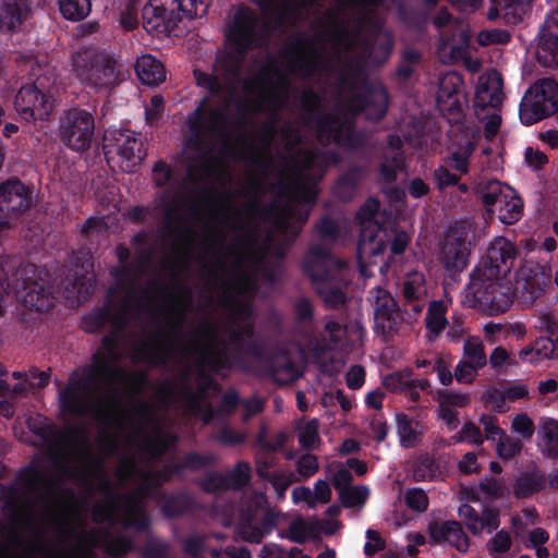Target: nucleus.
<instances>
[{"mask_svg":"<svg viewBox=\"0 0 558 558\" xmlns=\"http://www.w3.org/2000/svg\"><path fill=\"white\" fill-rule=\"evenodd\" d=\"M265 495L262 493L256 494L254 497V509L250 507L247 513L243 514L239 526V534L245 541L258 543L269 532L272 520L267 513Z\"/></svg>","mask_w":558,"mask_h":558,"instance_id":"nucleus-13","label":"nucleus"},{"mask_svg":"<svg viewBox=\"0 0 558 558\" xmlns=\"http://www.w3.org/2000/svg\"><path fill=\"white\" fill-rule=\"evenodd\" d=\"M364 330L361 325L354 324L350 328H343L336 322H328L325 326V335L330 338V344H326V348L332 345H343L344 343H353L362 339Z\"/></svg>","mask_w":558,"mask_h":558,"instance_id":"nucleus-27","label":"nucleus"},{"mask_svg":"<svg viewBox=\"0 0 558 558\" xmlns=\"http://www.w3.org/2000/svg\"><path fill=\"white\" fill-rule=\"evenodd\" d=\"M462 360L481 368L486 364L487 357L480 338L471 337L464 342Z\"/></svg>","mask_w":558,"mask_h":558,"instance_id":"nucleus-36","label":"nucleus"},{"mask_svg":"<svg viewBox=\"0 0 558 558\" xmlns=\"http://www.w3.org/2000/svg\"><path fill=\"white\" fill-rule=\"evenodd\" d=\"M511 547V537L506 531H499L487 543V550L494 558H501Z\"/></svg>","mask_w":558,"mask_h":558,"instance_id":"nucleus-47","label":"nucleus"},{"mask_svg":"<svg viewBox=\"0 0 558 558\" xmlns=\"http://www.w3.org/2000/svg\"><path fill=\"white\" fill-rule=\"evenodd\" d=\"M256 19L248 10H240L235 16L233 25L227 33V38L236 49L242 50L253 44Z\"/></svg>","mask_w":558,"mask_h":558,"instance_id":"nucleus-20","label":"nucleus"},{"mask_svg":"<svg viewBox=\"0 0 558 558\" xmlns=\"http://www.w3.org/2000/svg\"><path fill=\"white\" fill-rule=\"evenodd\" d=\"M178 0H149L143 9V21L147 32L157 36L169 35L180 22Z\"/></svg>","mask_w":558,"mask_h":558,"instance_id":"nucleus-11","label":"nucleus"},{"mask_svg":"<svg viewBox=\"0 0 558 558\" xmlns=\"http://www.w3.org/2000/svg\"><path fill=\"white\" fill-rule=\"evenodd\" d=\"M480 422L486 433V439L496 441L504 436L505 430L498 426L497 418L490 415H482Z\"/></svg>","mask_w":558,"mask_h":558,"instance_id":"nucleus-56","label":"nucleus"},{"mask_svg":"<svg viewBox=\"0 0 558 558\" xmlns=\"http://www.w3.org/2000/svg\"><path fill=\"white\" fill-rule=\"evenodd\" d=\"M314 526L316 537H319L320 535H333L340 529L339 522L333 518L327 520L314 519Z\"/></svg>","mask_w":558,"mask_h":558,"instance_id":"nucleus-58","label":"nucleus"},{"mask_svg":"<svg viewBox=\"0 0 558 558\" xmlns=\"http://www.w3.org/2000/svg\"><path fill=\"white\" fill-rule=\"evenodd\" d=\"M135 72L138 80L148 86H156L166 80L165 65L151 54H143L137 58Z\"/></svg>","mask_w":558,"mask_h":558,"instance_id":"nucleus-23","label":"nucleus"},{"mask_svg":"<svg viewBox=\"0 0 558 558\" xmlns=\"http://www.w3.org/2000/svg\"><path fill=\"white\" fill-rule=\"evenodd\" d=\"M32 206V197L27 187L17 180L0 184V232Z\"/></svg>","mask_w":558,"mask_h":558,"instance_id":"nucleus-12","label":"nucleus"},{"mask_svg":"<svg viewBox=\"0 0 558 558\" xmlns=\"http://www.w3.org/2000/svg\"><path fill=\"white\" fill-rule=\"evenodd\" d=\"M262 558H311L300 549L293 548L289 551L283 550L277 545L265 546L262 550Z\"/></svg>","mask_w":558,"mask_h":558,"instance_id":"nucleus-49","label":"nucleus"},{"mask_svg":"<svg viewBox=\"0 0 558 558\" xmlns=\"http://www.w3.org/2000/svg\"><path fill=\"white\" fill-rule=\"evenodd\" d=\"M208 4L209 0H178L177 11L180 13V21L205 15Z\"/></svg>","mask_w":558,"mask_h":558,"instance_id":"nucleus-38","label":"nucleus"},{"mask_svg":"<svg viewBox=\"0 0 558 558\" xmlns=\"http://www.w3.org/2000/svg\"><path fill=\"white\" fill-rule=\"evenodd\" d=\"M542 451L549 457H558V422L547 420L541 427Z\"/></svg>","mask_w":558,"mask_h":558,"instance_id":"nucleus-32","label":"nucleus"},{"mask_svg":"<svg viewBox=\"0 0 558 558\" xmlns=\"http://www.w3.org/2000/svg\"><path fill=\"white\" fill-rule=\"evenodd\" d=\"M280 86H274L271 82H268L263 73L255 82L246 85L247 98L252 104L250 107L253 110H263L267 107L275 105L276 96L281 93L284 84L280 80Z\"/></svg>","mask_w":558,"mask_h":558,"instance_id":"nucleus-18","label":"nucleus"},{"mask_svg":"<svg viewBox=\"0 0 558 558\" xmlns=\"http://www.w3.org/2000/svg\"><path fill=\"white\" fill-rule=\"evenodd\" d=\"M404 502L413 511L423 512L428 507V498L421 488H411L404 493Z\"/></svg>","mask_w":558,"mask_h":558,"instance_id":"nucleus-48","label":"nucleus"},{"mask_svg":"<svg viewBox=\"0 0 558 558\" xmlns=\"http://www.w3.org/2000/svg\"><path fill=\"white\" fill-rule=\"evenodd\" d=\"M523 362L531 364L539 363L542 360H558V341L550 338H538L531 347L519 352Z\"/></svg>","mask_w":558,"mask_h":558,"instance_id":"nucleus-24","label":"nucleus"},{"mask_svg":"<svg viewBox=\"0 0 558 558\" xmlns=\"http://www.w3.org/2000/svg\"><path fill=\"white\" fill-rule=\"evenodd\" d=\"M202 114L203 111L201 108H198L189 119V128L194 138L189 140L185 145V150H187L192 144H198L199 137L202 135L199 130Z\"/></svg>","mask_w":558,"mask_h":558,"instance_id":"nucleus-61","label":"nucleus"},{"mask_svg":"<svg viewBox=\"0 0 558 558\" xmlns=\"http://www.w3.org/2000/svg\"><path fill=\"white\" fill-rule=\"evenodd\" d=\"M317 469V459L312 454H304L298 461V472L303 477L312 476Z\"/></svg>","mask_w":558,"mask_h":558,"instance_id":"nucleus-59","label":"nucleus"},{"mask_svg":"<svg viewBox=\"0 0 558 558\" xmlns=\"http://www.w3.org/2000/svg\"><path fill=\"white\" fill-rule=\"evenodd\" d=\"M94 129L93 116L86 110L73 108L61 118L60 136L68 147L82 151L89 147Z\"/></svg>","mask_w":558,"mask_h":558,"instance_id":"nucleus-9","label":"nucleus"},{"mask_svg":"<svg viewBox=\"0 0 558 558\" xmlns=\"http://www.w3.org/2000/svg\"><path fill=\"white\" fill-rule=\"evenodd\" d=\"M429 536L435 543L449 544L462 553L469 547V538L456 521L432 524L429 526Z\"/></svg>","mask_w":558,"mask_h":558,"instance_id":"nucleus-19","label":"nucleus"},{"mask_svg":"<svg viewBox=\"0 0 558 558\" xmlns=\"http://www.w3.org/2000/svg\"><path fill=\"white\" fill-rule=\"evenodd\" d=\"M90 0H59V9L64 19L81 21L90 12Z\"/></svg>","mask_w":558,"mask_h":558,"instance_id":"nucleus-34","label":"nucleus"},{"mask_svg":"<svg viewBox=\"0 0 558 558\" xmlns=\"http://www.w3.org/2000/svg\"><path fill=\"white\" fill-rule=\"evenodd\" d=\"M511 432L519 435L521 441H529L535 432L534 422L526 413H519L512 418Z\"/></svg>","mask_w":558,"mask_h":558,"instance_id":"nucleus-43","label":"nucleus"},{"mask_svg":"<svg viewBox=\"0 0 558 558\" xmlns=\"http://www.w3.org/2000/svg\"><path fill=\"white\" fill-rule=\"evenodd\" d=\"M29 10L28 0H0V27L14 29Z\"/></svg>","mask_w":558,"mask_h":558,"instance_id":"nucleus-26","label":"nucleus"},{"mask_svg":"<svg viewBox=\"0 0 558 558\" xmlns=\"http://www.w3.org/2000/svg\"><path fill=\"white\" fill-rule=\"evenodd\" d=\"M72 73L95 93L108 92L124 78L121 65L111 54L93 48L77 50L72 56Z\"/></svg>","mask_w":558,"mask_h":558,"instance_id":"nucleus-3","label":"nucleus"},{"mask_svg":"<svg viewBox=\"0 0 558 558\" xmlns=\"http://www.w3.org/2000/svg\"><path fill=\"white\" fill-rule=\"evenodd\" d=\"M315 507L318 504H327L331 498V489L326 481H317L312 490Z\"/></svg>","mask_w":558,"mask_h":558,"instance_id":"nucleus-62","label":"nucleus"},{"mask_svg":"<svg viewBox=\"0 0 558 558\" xmlns=\"http://www.w3.org/2000/svg\"><path fill=\"white\" fill-rule=\"evenodd\" d=\"M497 13H501L509 22L515 23L525 13L531 0H492Z\"/></svg>","mask_w":558,"mask_h":558,"instance_id":"nucleus-31","label":"nucleus"},{"mask_svg":"<svg viewBox=\"0 0 558 558\" xmlns=\"http://www.w3.org/2000/svg\"><path fill=\"white\" fill-rule=\"evenodd\" d=\"M141 512L140 506L130 508L122 518L118 513V507L112 500H106L99 504L95 509V519L98 521H109L111 523L121 521L125 525H134L136 523L135 517Z\"/></svg>","mask_w":558,"mask_h":558,"instance_id":"nucleus-28","label":"nucleus"},{"mask_svg":"<svg viewBox=\"0 0 558 558\" xmlns=\"http://www.w3.org/2000/svg\"><path fill=\"white\" fill-rule=\"evenodd\" d=\"M379 203L375 198H369L360 208L356 214V222L360 226V240L357 245V255L360 271L363 277H371L372 271L368 267L378 265L384 272L387 265L384 263L383 252L388 239L393 236L391 251L393 254H400L409 243V235L403 231H397L393 228L379 226L378 213Z\"/></svg>","mask_w":558,"mask_h":558,"instance_id":"nucleus-2","label":"nucleus"},{"mask_svg":"<svg viewBox=\"0 0 558 558\" xmlns=\"http://www.w3.org/2000/svg\"><path fill=\"white\" fill-rule=\"evenodd\" d=\"M504 100L502 80L500 74L495 71H488L482 74L475 89V107L498 108Z\"/></svg>","mask_w":558,"mask_h":558,"instance_id":"nucleus-16","label":"nucleus"},{"mask_svg":"<svg viewBox=\"0 0 558 558\" xmlns=\"http://www.w3.org/2000/svg\"><path fill=\"white\" fill-rule=\"evenodd\" d=\"M558 111V84L549 78L535 82L524 94L520 104V119L533 124Z\"/></svg>","mask_w":558,"mask_h":558,"instance_id":"nucleus-7","label":"nucleus"},{"mask_svg":"<svg viewBox=\"0 0 558 558\" xmlns=\"http://www.w3.org/2000/svg\"><path fill=\"white\" fill-rule=\"evenodd\" d=\"M374 313L375 320L384 330L396 329L400 313L393 298L384 289L374 290Z\"/></svg>","mask_w":558,"mask_h":558,"instance_id":"nucleus-17","label":"nucleus"},{"mask_svg":"<svg viewBox=\"0 0 558 558\" xmlns=\"http://www.w3.org/2000/svg\"><path fill=\"white\" fill-rule=\"evenodd\" d=\"M496 453L499 458L508 460L519 454L523 447V441L520 439L512 438L506 433L502 437H499L496 441Z\"/></svg>","mask_w":558,"mask_h":558,"instance_id":"nucleus-42","label":"nucleus"},{"mask_svg":"<svg viewBox=\"0 0 558 558\" xmlns=\"http://www.w3.org/2000/svg\"><path fill=\"white\" fill-rule=\"evenodd\" d=\"M550 272L545 267L525 262L517 271L512 287L507 276H471L468 296L490 314L508 311L515 300L522 307L533 304L548 284Z\"/></svg>","mask_w":558,"mask_h":558,"instance_id":"nucleus-1","label":"nucleus"},{"mask_svg":"<svg viewBox=\"0 0 558 558\" xmlns=\"http://www.w3.org/2000/svg\"><path fill=\"white\" fill-rule=\"evenodd\" d=\"M504 488L496 480H486L478 487L477 498L492 500L501 497Z\"/></svg>","mask_w":558,"mask_h":558,"instance_id":"nucleus-54","label":"nucleus"},{"mask_svg":"<svg viewBox=\"0 0 558 558\" xmlns=\"http://www.w3.org/2000/svg\"><path fill=\"white\" fill-rule=\"evenodd\" d=\"M25 293H17V300L22 301L25 306L35 311H46L51 306V300L44 291H37L35 286L28 287Z\"/></svg>","mask_w":558,"mask_h":558,"instance_id":"nucleus-37","label":"nucleus"},{"mask_svg":"<svg viewBox=\"0 0 558 558\" xmlns=\"http://www.w3.org/2000/svg\"><path fill=\"white\" fill-rule=\"evenodd\" d=\"M535 514L532 510H524L521 515L512 518V527L517 536L523 533L524 526L533 524Z\"/></svg>","mask_w":558,"mask_h":558,"instance_id":"nucleus-64","label":"nucleus"},{"mask_svg":"<svg viewBox=\"0 0 558 558\" xmlns=\"http://www.w3.org/2000/svg\"><path fill=\"white\" fill-rule=\"evenodd\" d=\"M335 265L336 260L330 255L315 251L308 254L304 263L305 271L312 277L318 293L329 306L344 302V293L336 287L335 279L329 274Z\"/></svg>","mask_w":558,"mask_h":558,"instance_id":"nucleus-8","label":"nucleus"},{"mask_svg":"<svg viewBox=\"0 0 558 558\" xmlns=\"http://www.w3.org/2000/svg\"><path fill=\"white\" fill-rule=\"evenodd\" d=\"M104 153L109 167L132 172L145 157L141 138L130 130L109 129L104 135Z\"/></svg>","mask_w":558,"mask_h":558,"instance_id":"nucleus-5","label":"nucleus"},{"mask_svg":"<svg viewBox=\"0 0 558 558\" xmlns=\"http://www.w3.org/2000/svg\"><path fill=\"white\" fill-rule=\"evenodd\" d=\"M86 463L85 452H66L64 457L58 460L63 473L68 476H81L83 472L74 470L75 468L84 466Z\"/></svg>","mask_w":558,"mask_h":558,"instance_id":"nucleus-41","label":"nucleus"},{"mask_svg":"<svg viewBox=\"0 0 558 558\" xmlns=\"http://www.w3.org/2000/svg\"><path fill=\"white\" fill-rule=\"evenodd\" d=\"M480 368L481 367L474 366L471 363L461 360L454 369L457 381L462 384L473 383Z\"/></svg>","mask_w":558,"mask_h":558,"instance_id":"nucleus-52","label":"nucleus"},{"mask_svg":"<svg viewBox=\"0 0 558 558\" xmlns=\"http://www.w3.org/2000/svg\"><path fill=\"white\" fill-rule=\"evenodd\" d=\"M299 441L304 448H315L319 442L318 423L316 420L299 426Z\"/></svg>","mask_w":558,"mask_h":558,"instance_id":"nucleus-45","label":"nucleus"},{"mask_svg":"<svg viewBox=\"0 0 558 558\" xmlns=\"http://www.w3.org/2000/svg\"><path fill=\"white\" fill-rule=\"evenodd\" d=\"M477 190L487 213L500 222L511 225L520 219L523 204L513 189L499 181H487L478 183Z\"/></svg>","mask_w":558,"mask_h":558,"instance_id":"nucleus-6","label":"nucleus"},{"mask_svg":"<svg viewBox=\"0 0 558 558\" xmlns=\"http://www.w3.org/2000/svg\"><path fill=\"white\" fill-rule=\"evenodd\" d=\"M383 385L390 391L405 393L411 400H416L420 396L418 391H416V383L412 379L410 371L396 372L385 376Z\"/></svg>","mask_w":558,"mask_h":558,"instance_id":"nucleus-29","label":"nucleus"},{"mask_svg":"<svg viewBox=\"0 0 558 558\" xmlns=\"http://www.w3.org/2000/svg\"><path fill=\"white\" fill-rule=\"evenodd\" d=\"M470 241L466 235L461 238L457 231L450 232L445 240L440 253V262L449 274L462 271L469 262Z\"/></svg>","mask_w":558,"mask_h":558,"instance_id":"nucleus-15","label":"nucleus"},{"mask_svg":"<svg viewBox=\"0 0 558 558\" xmlns=\"http://www.w3.org/2000/svg\"><path fill=\"white\" fill-rule=\"evenodd\" d=\"M397 422L401 444L405 447L413 446L416 437L423 433L424 427L417 421L409 420L404 414H398Z\"/></svg>","mask_w":558,"mask_h":558,"instance_id":"nucleus-33","label":"nucleus"},{"mask_svg":"<svg viewBox=\"0 0 558 558\" xmlns=\"http://www.w3.org/2000/svg\"><path fill=\"white\" fill-rule=\"evenodd\" d=\"M515 254L514 245L508 239L497 236L489 243L485 256L471 276H507Z\"/></svg>","mask_w":558,"mask_h":558,"instance_id":"nucleus-10","label":"nucleus"},{"mask_svg":"<svg viewBox=\"0 0 558 558\" xmlns=\"http://www.w3.org/2000/svg\"><path fill=\"white\" fill-rule=\"evenodd\" d=\"M165 110V100L161 96H154L146 107V122L150 125L156 124Z\"/></svg>","mask_w":558,"mask_h":558,"instance_id":"nucleus-55","label":"nucleus"},{"mask_svg":"<svg viewBox=\"0 0 558 558\" xmlns=\"http://www.w3.org/2000/svg\"><path fill=\"white\" fill-rule=\"evenodd\" d=\"M32 74L35 77L34 82L20 88L14 106L23 120L36 123L47 120L53 110L50 87L56 82V75L49 64L40 63L33 66Z\"/></svg>","mask_w":558,"mask_h":558,"instance_id":"nucleus-4","label":"nucleus"},{"mask_svg":"<svg viewBox=\"0 0 558 558\" xmlns=\"http://www.w3.org/2000/svg\"><path fill=\"white\" fill-rule=\"evenodd\" d=\"M510 39V36L508 33L504 31H488L483 32L478 35V41L482 45H489V44H505L508 43Z\"/></svg>","mask_w":558,"mask_h":558,"instance_id":"nucleus-60","label":"nucleus"},{"mask_svg":"<svg viewBox=\"0 0 558 558\" xmlns=\"http://www.w3.org/2000/svg\"><path fill=\"white\" fill-rule=\"evenodd\" d=\"M13 378L17 380V384L13 387H10L9 396H19L24 393L27 389L33 387L34 383L32 381L31 375L22 374L20 372H14L12 374Z\"/></svg>","mask_w":558,"mask_h":558,"instance_id":"nucleus-63","label":"nucleus"},{"mask_svg":"<svg viewBox=\"0 0 558 558\" xmlns=\"http://www.w3.org/2000/svg\"><path fill=\"white\" fill-rule=\"evenodd\" d=\"M459 441H466L472 445L481 446L484 441L481 429L473 423H465L457 435Z\"/></svg>","mask_w":558,"mask_h":558,"instance_id":"nucleus-50","label":"nucleus"},{"mask_svg":"<svg viewBox=\"0 0 558 558\" xmlns=\"http://www.w3.org/2000/svg\"><path fill=\"white\" fill-rule=\"evenodd\" d=\"M339 495L344 507L354 508L364 505L369 495V490L366 486L361 485L341 489Z\"/></svg>","mask_w":558,"mask_h":558,"instance_id":"nucleus-40","label":"nucleus"},{"mask_svg":"<svg viewBox=\"0 0 558 558\" xmlns=\"http://www.w3.org/2000/svg\"><path fill=\"white\" fill-rule=\"evenodd\" d=\"M403 295L408 301H417L426 293L423 274L412 271L407 275L402 283Z\"/></svg>","mask_w":558,"mask_h":558,"instance_id":"nucleus-35","label":"nucleus"},{"mask_svg":"<svg viewBox=\"0 0 558 558\" xmlns=\"http://www.w3.org/2000/svg\"><path fill=\"white\" fill-rule=\"evenodd\" d=\"M61 408L70 413H85L89 411V405L85 391L77 385H70L60 393Z\"/></svg>","mask_w":558,"mask_h":558,"instance_id":"nucleus-30","label":"nucleus"},{"mask_svg":"<svg viewBox=\"0 0 558 558\" xmlns=\"http://www.w3.org/2000/svg\"><path fill=\"white\" fill-rule=\"evenodd\" d=\"M477 117L482 120H485V125H484L485 137L487 140H493L496 136V134L498 133L500 122H501V118L497 111V108H490L489 112L485 117H482L481 113L477 112Z\"/></svg>","mask_w":558,"mask_h":558,"instance_id":"nucleus-51","label":"nucleus"},{"mask_svg":"<svg viewBox=\"0 0 558 558\" xmlns=\"http://www.w3.org/2000/svg\"><path fill=\"white\" fill-rule=\"evenodd\" d=\"M473 149V144L468 143L461 150L452 153V156L449 159L450 166L461 173H465L468 171V160Z\"/></svg>","mask_w":558,"mask_h":558,"instance_id":"nucleus-53","label":"nucleus"},{"mask_svg":"<svg viewBox=\"0 0 558 558\" xmlns=\"http://www.w3.org/2000/svg\"><path fill=\"white\" fill-rule=\"evenodd\" d=\"M469 43V36L464 27H460L458 33L452 38L441 37L438 47L439 59L444 63H450L464 58L465 48Z\"/></svg>","mask_w":558,"mask_h":558,"instance_id":"nucleus-25","label":"nucleus"},{"mask_svg":"<svg viewBox=\"0 0 558 558\" xmlns=\"http://www.w3.org/2000/svg\"><path fill=\"white\" fill-rule=\"evenodd\" d=\"M554 20H548L541 32L536 57L545 66L558 65V32L554 31Z\"/></svg>","mask_w":558,"mask_h":558,"instance_id":"nucleus-22","label":"nucleus"},{"mask_svg":"<svg viewBox=\"0 0 558 558\" xmlns=\"http://www.w3.org/2000/svg\"><path fill=\"white\" fill-rule=\"evenodd\" d=\"M466 102L463 80L456 72H448L440 76L437 92V105L442 113L453 114L460 112Z\"/></svg>","mask_w":558,"mask_h":558,"instance_id":"nucleus-14","label":"nucleus"},{"mask_svg":"<svg viewBox=\"0 0 558 558\" xmlns=\"http://www.w3.org/2000/svg\"><path fill=\"white\" fill-rule=\"evenodd\" d=\"M458 512L473 534H480L484 531L490 533L499 526L498 513L496 511L485 510L482 515H478L469 505H461Z\"/></svg>","mask_w":558,"mask_h":558,"instance_id":"nucleus-21","label":"nucleus"},{"mask_svg":"<svg viewBox=\"0 0 558 558\" xmlns=\"http://www.w3.org/2000/svg\"><path fill=\"white\" fill-rule=\"evenodd\" d=\"M446 306L442 302L435 301L430 303L426 317L427 329L432 333H439L446 326Z\"/></svg>","mask_w":558,"mask_h":558,"instance_id":"nucleus-39","label":"nucleus"},{"mask_svg":"<svg viewBox=\"0 0 558 558\" xmlns=\"http://www.w3.org/2000/svg\"><path fill=\"white\" fill-rule=\"evenodd\" d=\"M471 401V397L468 393H458V392H450L445 393L440 396L439 398V407L442 408H450L451 407H459L463 408L466 407Z\"/></svg>","mask_w":558,"mask_h":558,"instance_id":"nucleus-57","label":"nucleus"},{"mask_svg":"<svg viewBox=\"0 0 558 558\" xmlns=\"http://www.w3.org/2000/svg\"><path fill=\"white\" fill-rule=\"evenodd\" d=\"M288 537L294 542H304L307 538L316 537L315 536V526L314 519L304 521V520H295L290 524L288 531Z\"/></svg>","mask_w":558,"mask_h":558,"instance_id":"nucleus-44","label":"nucleus"},{"mask_svg":"<svg viewBox=\"0 0 558 558\" xmlns=\"http://www.w3.org/2000/svg\"><path fill=\"white\" fill-rule=\"evenodd\" d=\"M482 400L487 407H490L493 411L498 413H505L509 409L506 404L507 397L504 389L487 388L482 396Z\"/></svg>","mask_w":558,"mask_h":558,"instance_id":"nucleus-46","label":"nucleus"}]
</instances>
